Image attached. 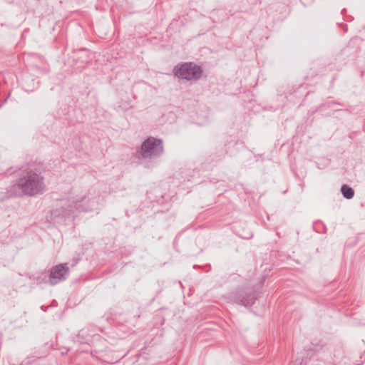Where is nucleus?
I'll use <instances>...</instances> for the list:
<instances>
[{
    "mask_svg": "<svg viewBox=\"0 0 365 365\" xmlns=\"http://www.w3.org/2000/svg\"><path fill=\"white\" fill-rule=\"evenodd\" d=\"M16 186L22 194L29 196L41 194L45 190L44 178L41 170L29 165L21 170Z\"/></svg>",
    "mask_w": 365,
    "mask_h": 365,
    "instance_id": "obj_1",
    "label": "nucleus"
},
{
    "mask_svg": "<svg viewBox=\"0 0 365 365\" xmlns=\"http://www.w3.org/2000/svg\"><path fill=\"white\" fill-rule=\"evenodd\" d=\"M98 202L99 197H97L89 192L87 195L76 197L72 200H68V204H63V212L65 217H70L73 216L76 211H91L96 209Z\"/></svg>",
    "mask_w": 365,
    "mask_h": 365,
    "instance_id": "obj_2",
    "label": "nucleus"
},
{
    "mask_svg": "<svg viewBox=\"0 0 365 365\" xmlns=\"http://www.w3.org/2000/svg\"><path fill=\"white\" fill-rule=\"evenodd\" d=\"M163 153V145L162 140L150 137L143 143L138 153V158L153 159L159 157Z\"/></svg>",
    "mask_w": 365,
    "mask_h": 365,
    "instance_id": "obj_3",
    "label": "nucleus"
},
{
    "mask_svg": "<svg viewBox=\"0 0 365 365\" xmlns=\"http://www.w3.org/2000/svg\"><path fill=\"white\" fill-rule=\"evenodd\" d=\"M173 72L175 76L187 81L197 80L201 77L202 69L192 63H185L175 66Z\"/></svg>",
    "mask_w": 365,
    "mask_h": 365,
    "instance_id": "obj_4",
    "label": "nucleus"
},
{
    "mask_svg": "<svg viewBox=\"0 0 365 365\" xmlns=\"http://www.w3.org/2000/svg\"><path fill=\"white\" fill-rule=\"evenodd\" d=\"M69 273V268L66 263L59 264L51 269L49 274V283L55 285L61 281L65 280Z\"/></svg>",
    "mask_w": 365,
    "mask_h": 365,
    "instance_id": "obj_5",
    "label": "nucleus"
},
{
    "mask_svg": "<svg viewBox=\"0 0 365 365\" xmlns=\"http://www.w3.org/2000/svg\"><path fill=\"white\" fill-rule=\"evenodd\" d=\"M256 299V296L255 293H249L246 294L245 296H242L241 294L237 298L236 303L243 305L245 307H250L252 306L255 300Z\"/></svg>",
    "mask_w": 365,
    "mask_h": 365,
    "instance_id": "obj_6",
    "label": "nucleus"
},
{
    "mask_svg": "<svg viewBox=\"0 0 365 365\" xmlns=\"http://www.w3.org/2000/svg\"><path fill=\"white\" fill-rule=\"evenodd\" d=\"M341 192L344 197L348 200L351 199L354 195V190L346 185H343L341 186Z\"/></svg>",
    "mask_w": 365,
    "mask_h": 365,
    "instance_id": "obj_7",
    "label": "nucleus"
},
{
    "mask_svg": "<svg viewBox=\"0 0 365 365\" xmlns=\"http://www.w3.org/2000/svg\"><path fill=\"white\" fill-rule=\"evenodd\" d=\"M1 106V105H0V107Z\"/></svg>",
    "mask_w": 365,
    "mask_h": 365,
    "instance_id": "obj_8",
    "label": "nucleus"
}]
</instances>
